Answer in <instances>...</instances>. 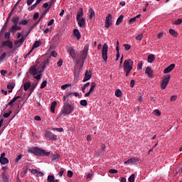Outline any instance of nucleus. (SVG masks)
<instances>
[{"label": "nucleus", "instance_id": "f257e3e1", "mask_svg": "<svg viewBox=\"0 0 182 182\" xmlns=\"http://www.w3.org/2000/svg\"><path fill=\"white\" fill-rule=\"evenodd\" d=\"M48 63H49V60H46L41 63L39 66H31L28 69V73L30 75H32L36 80H41L42 73L45 70V68H46V65H48Z\"/></svg>", "mask_w": 182, "mask_h": 182}, {"label": "nucleus", "instance_id": "f03ea898", "mask_svg": "<svg viewBox=\"0 0 182 182\" xmlns=\"http://www.w3.org/2000/svg\"><path fill=\"white\" fill-rule=\"evenodd\" d=\"M75 110V107L72 106L69 102H65L63 106V109L58 114L59 117H60L63 114V116H66V114H70Z\"/></svg>", "mask_w": 182, "mask_h": 182}, {"label": "nucleus", "instance_id": "7ed1b4c3", "mask_svg": "<svg viewBox=\"0 0 182 182\" xmlns=\"http://www.w3.org/2000/svg\"><path fill=\"white\" fill-rule=\"evenodd\" d=\"M29 153H33L36 156H38V157H42L43 156H49L50 152H46L45 149H42L38 147H34L28 150Z\"/></svg>", "mask_w": 182, "mask_h": 182}, {"label": "nucleus", "instance_id": "20e7f679", "mask_svg": "<svg viewBox=\"0 0 182 182\" xmlns=\"http://www.w3.org/2000/svg\"><path fill=\"white\" fill-rule=\"evenodd\" d=\"M134 62L132 59L125 60L124 62V70H132Z\"/></svg>", "mask_w": 182, "mask_h": 182}, {"label": "nucleus", "instance_id": "39448f33", "mask_svg": "<svg viewBox=\"0 0 182 182\" xmlns=\"http://www.w3.org/2000/svg\"><path fill=\"white\" fill-rule=\"evenodd\" d=\"M107 50H109V46H107V43H105L102 46V56L104 62L107 61Z\"/></svg>", "mask_w": 182, "mask_h": 182}, {"label": "nucleus", "instance_id": "423d86ee", "mask_svg": "<svg viewBox=\"0 0 182 182\" xmlns=\"http://www.w3.org/2000/svg\"><path fill=\"white\" fill-rule=\"evenodd\" d=\"M170 75H166L162 80V82L161 84V87L163 90L167 87V85H168V82H170Z\"/></svg>", "mask_w": 182, "mask_h": 182}, {"label": "nucleus", "instance_id": "0eeeda50", "mask_svg": "<svg viewBox=\"0 0 182 182\" xmlns=\"http://www.w3.org/2000/svg\"><path fill=\"white\" fill-rule=\"evenodd\" d=\"M45 137L48 140H58V135H55L50 131H46L45 134Z\"/></svg>", "mask_w": 182, "mask_h": 182}, {"label": "nucleus", "instance_id": "6e6552de", "mask_svg": "<svg viewBox=\"0 0 182 182\" xmlns=\"http://www.w3.org/2000/svg\"><path fill=\"white\" fill-rule=\"evenodd\" d=\"M5 156H6V154L5 152H3L0 156V164L3 166H5V164H8L9 163V160L8 158L5 157Z\"/></svg>", "mask_w": 182, "mask_h": 182}, {"label": "nucleus", "instance_id": "1a4fd4ad", "mask_svg": "<svg viewBox=\"0 0 182 182\" xmlns=\"http://www.w3.org/2000/svg\"><path fill=\"white\" fill-rule=\"evenodd\" d=\"M5 46H7L9 49H12L14 48V43H12V41L7 40L4 41L1 43V48H4Z\"/></svg>", "mask_w": 182, "mask_h": 182}, {"label": "nucleus", "instance_id": "9d476101", "mask_svg": "<svg viewBox=\"0 0 182 182\" xmlns=\"http://www.w3.org/2000/svg\"><path fill=\"white\" fill-rule=\"evenodd\" d=\"M112 14H109L105 19V26L106 28H109L110 26V25H112Z\"/></svg>", "mask_w": 182, "mask_h": 182}, {"label": "nucleus", "instance_id": "9b49d317", "mask_svg": "<svg viewBox=\"0 0 182 182\" xmlns=\"http://www.w3.org/2000/svg\"><path fill=\"white\" fill-rule=\"evenodd\" d=\"M92 79V72L86 71L85 74L84 79L82 82H87V80H90Z\"/></svg>", "mask_w": 182, "mask_h": 182}, {"label": "nucleus", "instance_id": "f8f14e48", "mask_svg": "<svg viewBox=\"0 0 182 182\" xmlns=\"http://www.w3.org/2000/svg\"><path fill=\"white\" fill-rule=\"evenodd\" d=\"M77 21L78 22V25L80 28H83V26H85L86 25V18L82 17L81 18H78V20H77Z\"/></svg>", "mask_w": 182, "mask_h": 182}, {"label": "nucleus", "instance_id": "ddd939ff", "mask_svg": "<svg viewBox=\"0 0 182 182\" xmlns=\"http://www.w3.org/2000/svg\"><path fill=\"white\" fill-rule=\"evenodd\" d=\"M21 26H18V24L12 25L11 28L9 29L11 33H15L16 31H21Z\"/></svg>", "mask_w": 182, "mask_h": 182}, {"label": "nucleus", "instance_id": "4468645a", "mask_svg": "<svg viewBox=\"0 0 182 182\" xmlns=\"http://www.w3.org/2000/svg\"><path fill=\"white\" fill-rule=\"evenodd\" d=\"M18 99H21V96H16L14 97L7 105H6V107H8V106H10L11 107H12L14 106V103H15V102H16L18 100Z\"/></svg>", "mask_w": 182, "mask_h": 182}, {"label": "nucleus", "instance_id": "2eb2a0df", "mask_svg": "<svg viewBox=\"0 0 182 182\" xmlns=\"http://www.w3.org/2000/svg\"><path fill=\"white\" fill-rule=\"evenodd\" d=\"M73 35H74V36H75L77 41H79V39H80V38H82V35H80V31H79V30L77 28H75L73 30Z\"/></svg>", "mask_w": 182, "mask_h": 182}, {"label": "nucleus", "instance_id": "dca6fc26", "mask_svg": "<svg viewBox=\"0 0 182 182\" xmlns=\"http://www.w3.org/2000/svg\"><path fill=\"white\" fill-rule=\"evenodd\" d=\"M174 68H176V65L175 64H171L169 66H168L164 70V73H170V72H171V70H173L174 69Z\"/></svg>", "mask_w": 182, "mask_h": 182}, {"label": "nucleus", "instance_id": "f3484780", "mask_svg": "<svg viewBox=\"0 0 182 182\" xmlns=\"http://www.w3.org/2000/svg\"><path fill=\"white\" fill-rule=\"evenodd\" d=\"M82 16H83V9L80 8L78 12L77 13V16H76L77 21H79V19H80Z\"/></svg>", "mask_w": 182, "mask_h": 182}, {"label": "nucleus", "instance_id": "a211bd4d", "mask_svg": "<svg viewBox=\"0 0 182 182\" xmlns=\"http://www.w3.org/2000/svg\"><path fill=\"white\" fill-rule=\"evenodd\" d=\"M1 178L4 182H9V177H8V175H6V172L4 171L1 173Z\"/></svg>", "mask_w": 182, "mask_h": 182}, {"label": "nucleus", "instance_id": "6ab92c4d", "mask_svg": "<svg viewBox=\"0 0 182 182\" xmlns=\"http://www.w3.org/2000/svg\"><path fill=\"white\" fill-rule=\"evenodd\" d=\"M145 73L148 75L149 77H151L153 76V70H151V68L147 67L145 70Z\"/></svg>", "mask_w": 182, "mask_h": 182}, {"label": "nucleus", "instance_id": "aec40b11", "mask_svg": "<svg viewBox=\"0 0 182 182\" xmlns=\"http://www.w3.org/2000/svg\"><path fill=\"white\" fill-rule=\"evenodd\" d=\"M68 52L71 58H75V48H73V47H69L68 49Z\"/></svg>", "mask_w": 182, "mask_h": 182}, {"label": "nucleus", "instance_id": "412c9836", "mask_svg": "<svg viewBox=\"0 0 182 182\" xmlns=\"http://www.w3.org/2000/svg\"><path fill=\"white\" fill-rule=\"evenodd\" d=\"M47 182H59L58 179H55V176L49 175L47 178Z\"/></svg>", "mask_w": 182, "mask_h": 182}, {"label": "nucleus", "instance_id": "4be33fe9", "mask_svg": "<svg viewBox=\"0 0 182 182\" xmlns=\"http://www.w3.org/2000/svg\"><path fill=\"white\" fill-rule=\"evenodd\" d=\"M41 45H42V42H41V41H36L33 45L32 50H33V49H36V48H39Z\"/></svg>", "mask_w": 182, "mask_h": 182}, {"label": "nucleus", "instance_id": "5701e85b", "mask_svg": "<svg viewBox=\"0 0 182 182\" xmlns=\"http://www.w3.org/2000/svg\"><path fill=\"white\" fill-rule=\"evenodd\" d=\"M154 59H156V56H154V54H150L148 56V63H153V62H154Z\"/></svg>", "mask_w": 182, "mask_h": 182}, {"label": "nucleus", "instance_id": "b1692460", "mask_svg": "<svg viewBox=\"0 0 182 182\" xmlns=\"http://www.w3.org/2000/svg\"><path fill=\"white\" fill-rule=\"evenodd\" d=\"M89 14L90 15L88 16L89 19H93V17L96 14L95 13V11L92 9H89Z\"/></svg>", "mask_w": 182, "mask_h": 182}, {"label": "nucleus", "instance_id": "393cba45", "mask_svg": "<svg viewBox=\"0 0 182 182\" xmlns=\"http://www.w3.org/2000/svg\"><path fill=\"white\" fill-rule=\"evenodd\" d=\"M169 33L170 35H171L172 36H174V38H177L178 33H177V31H176L174 29L171 28L169 30Z\"/></svg>", "mask_w": 182, "mask_h": 182}, {"label": "nucleus", "instance_id": "a878e982", "mask_svg": "<svg viewBox=\"0 0 182 182\" xmlns=\"http://www.w3.org/2000/svg\"><path fill=\"white\" fill-rule=\"evenodd\" d=\"M12 22H13V25H18V22H19V16H14L11 19Z\"/></svg>", "mask_w": 182, "mask_h": 182}, {"label": "nucleus", "instance_id": "bb28decb", "mask_svg": "<svg viewBox=\"0 0 182 182\" xmlns=\"http://www.w3.org/2000/svg\"><path fill=\"white\" fill-rule=\"evenodd\" d=\"M56 105H58V102H56V101H54L51 103L50 110L53 113H55V107H56Z\"/></svg>", "mask_w": 182, "mask_h": 182}, {"label": "nucleus", "instance_id": "cd10ccee", "mask_svg": "<svg viewBox=\"0 0 182 182\" xmlns=\"http://www.w3.org/2000/svg\"><path fill=\"white\" fill-rule=\"evenodd\" d=\"M89 86H90V82H87L86 84H85L83 85V87H82V93H85L86 92V88L89 87Z\"/></svg>", "mask_w": 182, "mask_h": 182}, {"label": "nucleus", "instance_id": "c85d7f7f", "mask_svg": "<svg viewBox=\"0 0 182 182\" xmlns=\"http://www.w3.org/2000/svg\"><path fill=\"white\" fill-rule=\"evenodd\" d=\"M28 35H29V33H27L25 36H21V38H20L21 44L25 42V39L28 38Z\"/></svg>", "mask_w": 182, "mask_h": 182}, {"label": "nucleus", "instance_id": "c756f323", "mask_svg": "<svg viewBox=\"0 0 182 182\" xmlns=\"http://www.w3.org/2000/svg\"><path fill=\"white\" fill-rule=\"evenodd\" d=\"M28 35H29V33H27L25 36H21V38H20L21 44L25 42V39L28 38Z\"/></svg>", "mask_w": 182, "mask_h": 182}, {"label": "nucleus", "instance_id": "7c9ffc66", "mask_svg": "<svg viewBox=\"0 0 182 182\" xmlns=\"http://www.w3.org/2000/svg\"><path fill=\"white\" fill-rule=\"evenodd\" d=\"M123 22V15H120L117 20L116 25H119Z\"/></svg>", "mask_w": 182, "mask_h": 182}, {"label": "nucleus", "instance_id": "2f4dec72", "mask_svg": "<svg viewBox=\"0 0 182 182\" xmlns=\"http://www.w3.org/2000/svg\"><path fill=\"white\" fill-rule=\"evenodd\" d=\"M129 161L131 162V164H136V163H137V161H139V159H137V158H131V159H129Z\"/></svg>", "mask_w": 182, "mask_h": 182}, {"label": "nucleus", "instance_id": "473e14b6", "mask_svg": "<svg viewBox=\"0 0 182 182\" xmlns=\"http://www.w3.org/2000/svg\"><path fill=\"white\" fill-rule=\"evenodd\" d=\"M115 96H116L117 97H122V90H117L115 91Z\"/></svg>", "mask_w": 182, "mask_h": 182}, {"label": "nucleus", "instance_id": "72a5a7b5", "mask_svg": "<svg viewBox=\"0 0 182 182\" xmlns=\"http://www.w3.org/2000/svg\"><path fill=\"white\" fill-rule=\"evenodd\" d=\"M153 114H154L155 116H157V117L161 116V112H160V110H159V109H155V110H154Z\"/></svg>", "mask_w": 182, "mask_h": 182}, {"label": "nucleus", "instance_id": "f704fd0d", "mask_svg": "<svg viewBox=\"0 0 182 182\" xmlns=\"http://www.w3.org/2000/svg\"><path fill=\"white\" fill-rule=\"evenodd\" d=\"M29 87H31V82H26L24 84V90H25V92H26L29 89Z\"/></svg>", "mask_w": 182, "mask_h": 182}, {"label": "nucleus", "instance_id": "c9c22d12", "mask_svg": "<svg viewBox=\"0 0 182 182\" xmlns=\"http://www.w3.org/2000/svg\"><path fill=\"white\" fill-rule=\"evenodd\" d=\"M11 114H12V110L10 109V110L9 111V112L4 113V114H3V117L8 118V117H9V116H11Z\"/></svg>", "mask_w": 182, "mask_h": 182}, {"label": "nucleus", "instance_id": "e433bc0d", "mask_svg": "<svg viewBox=\"0 0 182 182\" xmlns=\"http://www.w3.org/2000/svg\"><path fill=\"white\" fill-rule=\"evenodd\" d=\"M28 22H29V21H28V20H22L18 22V25H28Z\"/></svg>", "mask_w": 182, "mask_h": 182}, {"label": "nucleus", "instance_id": "4c0bfd02", "mask_svg": "<svg viewBox=\"0 0 182 182\" xmlns=\"http://www.w3.org/2000/svg\"><path fill=\"white\" fill-rule=\"evenodd\" d=\"M48 85V81L47 80H44L41 85V89H44V87H46Z\"/></svg>", "mask_w": 182, "mask_h": 182}, {"label": "nucleus", "instance_id": "58836bf2", "mask_svg": "<svg viewBox=\"0 0 182 182\" xmlns=\"http://www.w3.org/2000/svg\"><path fill=\"white\" fill-rule=\"evenodd\" d=\"M80 104L81 106H87V101L86 100H82L80 101Z\"/></svg>", "mask_w": 182, "mask_h": 182}, {"label": "nucleus", "instance_id": "ea45409f", "mask_svg": "<svg viewBox=\"0 0 182 182\" xmlns=\"http://www.w3.org/2000/svg\"><path fill=\"white\" fill-rule=\"evenodd\" d=\"M58 159H59V155L58 154H53L52 156H51V160L53 161H55V160H58Z\"/></svg>", "mask_w": 182, "mask_h": 182}, {"label": "nucleus", "instance_id": "a19ab883", "mask_svg": "<svg viewBox=\"0 0 182 182\" xmlns=\"http://www.w3.org/2000/svg\"><path fill=\"white\" fill-rule=\"evenodd\" d=\"M124 47L125 48L126 52H127V50H130V49L132 48V46L129 44H124Z\"/></svg>", "mask_w": 182, "mask_h": 182}, {"label": "nucleus", "instance_id": "79ce46f5", "mask_svg": "<svg viewBox=\"0 0 182 182\" xmlns=\"http://www.w3.org/2000/svg\"><path fill=\"white\" fill-rule=\"evenodd\" d=\"M67 87H70V84H65L61 86L63 90H66Z\"/></svg>", "mask_w": 182, "mask_h": 182}, {"label": "nucleus", "instance_id": "37998d69", "mask_svg": "<svg viewBox=\"0 0 182 182\" xmlns=\"http://www.w3.org/2000/svg\"><path fill=\"white\" fill-rule=\"evenodd\" d=\"M128 181H129V182H134V174H132V175L129 177Z\"/></svg>", "mask_w": 182, "mask_h": 182}, {"label": "nucleus", "instance_id": "c03bdc74", "mask_svg": "<svg viewBox=\"0 0 182 182\" xmlns=\"http://www.w3.org/2000/svg\"><path fill=\"white\" fill-rule=\"evenodd\" d=\"M14 87H15V86L14 85V83L11 82L9 84H8L7 85V89L12 90V89H14Z\"/></svg>", "mask_w": 182, "mask_h": 182}, {"label": "nucleus", "instance_id": "a18cd8bd", "mask_svg": "<svg viewBox=\"0 0 182 182\" xmlns=\"http://www.w3.org/2000/svg\"><path fill=\"white\" fill-rule=\"evenodd\" d=\"M62 65H63V60H62V58H60L58 62L57 63V65L58 68H60L62 66Z\"/></svg>", "mask_w": 182, "mask_h": 182}, {"label": "nucleus", "instance_id": "49530a36", "mask_svg": "<svg viewBox=\"0 0 182 182\" xmlns=\"http://www.w3.org/2000/svg\"><path fill=\"white\" fill-rule=\"evenodd\" d=\"M136 41H141L143 39V33H140L136 37Z\"/></svg>", "mask_w": 182, "mask_h": 182}, {"label": "nucleus", "instance_id": "de8ad7c7", "mask_svg": "<svg viewBox=\"0 0 182 182\" xmlns=\"http://www.w3.org/2000/svg\"><path fill=\"white\" fill-rule=\"evenodd\" d=\"M36 6H38L36 4H34L31 7H28V11H33V9H35V8H36Z\"/></svg>", "mask_w": 182, "mask_h": 182}, {"label": "nucleus", "instance_id": "09e8293b", "mask_svg": "<svg viewBox=\"0 0 182 182\" xmlns=\"http://www.w3.org/2000/svg\"><path fill=\"white\" fill-rule=\"evenodd\" d=\"M5 58H6V53H4L0 56V62H2V60H4Z\"/></svg>", "mask_w": 182, "mask_h": 182}, {"label": "nucleus", "instance_id": "8fccbe9b", "mask_svg": "<svg viewBox=\"0 0 182 182\" xmlns=\"http://www.w3.org/2000/svg\"><path fill=\"white\" fill-rule=\"evenodd\" d=\"M72 95V92H70L68 94H66L65 95L63 96V101L66 102V100Z\"/></svg>", "mask_w": 182, "mask_h": 182}, {"label": "nucleus", "instance_id": "3c124183", "mask_svg": "<svg viewBox=\"0 0 182 182\" xmlns=\"http://www.w3.org/2000/svg\"><path fill=\"white\" fill-rule=\"evenodd\" d=\"M181 22H182L181 18H178V19H177L176 21H175L173 22V23H174L175 25H180V24L181 23Z\"/></svg>", "mask_w": 182, "mask_h": 182}, {"label": "nucleus", "instance_id": "603ef678", "mask_svg": "<svg viewBox=\"0 0 182 182\" xmlns=\"http://www.w3.org/2000/svg\"><path fill=\"white\" fill-rule=\"evenodd\" d=\"M21 159H22V154H19L16 158V160H15V163H18Z\"/></svg>", "mask_w": 182, "mask_h": 182}, {"label": "nucleus", "instance_id": "864d4df0", "mask_svg": "<svg viewBox=\"0 0 182 182\" xmlns=\"http://www.w3.org/2000/svg\"><path fill=\"white\" fill-rule=\"evenodd\" d=\"M5 38H7V39H9V38H11V31H9V32H6L5 33Z\"/></svg>", "mask_w": 182, "mask_h": 182}, {"label": "nucleus", "instance_id": "5fc2aeb1", "mask_svg": "<svg viewBox=\"0 0 182 182\" xmlns=\"http://www.w3.org/2000/svg\"><path fill=\"white\" fill-rule=\"evenodd\" d=\"M109 173L111 174H116L117 173V170L116 169H109Z\"/></svg>", "mask_w": 182, "mask_h": 182}, {"label": "nucleus", "instance_id": "6e6d98bb", "mask_svg": "<svg viewBox=\"0 0 182 182\" xmlns=\"http://www.w3.org/2000/svg\"><path fill=\"white\" fill-rule=\"evenodd\" d=\"M53 130H56L57 132H59L60 133H61V132H64L63 128H53Z\"/></svg>", "mask_w": 182, "mask_h": 182}, {"label": "nucleus", "instance_id": "4d7b16f0", "mask_svg": "<svg viewBox=\"0 0 182 182\" xmlns=\"http://www.w3.org/2000/svg\"><path fill=\"white\" fill-rule=\"evenodd\" d=\"M136 22V17H133L129 19V23L132 25V23H134Z\"/></svg>", "mask_w": 182, "mask_h": 182}, {"label": "nucleus", "instance_id": "13d9d810", "mask_svg": "<svg viewBox=\"0 0 182 182\" xmlns=\"http://www.w3.org/2000/svg\"><path fill=\"white\" fill-rule=\"evenodd\" d=\"M68 177L69 178L73 177V172L72 171H68Z\"/></svg>", "mask_w": 182, "mask_h": 182}, {"label": "nucleus", "instance_id": "bf43d9fd", "mask_svg": "<svg viewBox=\"0 0 182 182\" xmlns=\"http://www.w3.org/2000/svg\"><path fill=\"white\" fill-rule=\"evenodd\" d=\"M50 56H53V58H56V56H58V53H56V51H52L50 53Z\"/></svg>", "mask_w": 182, "mask_h": 182}, {"label": "nucleus", "instance_id": "052dcab7", "mask_svg": "<svg viewBox=\"0 0 182 182\" xmlns=\"http://www.w3.org/2000/svg\"><path fill=\"white\" fill-rule=\"evenodd\" d=\"M175 100H177V95H173L171 97V102H175Z\"/></svg>", "mask_w": 182, "mask_h": 182}, {"label": "nucleus", "instance_id": "680f3d73", "mask_svg": "<svg viewBox=\"0 0 182 182\" xmlns=\"http://www.w3.org/2000/svg\"><path fill=\"white\" fill-rule=\"evenodd\" d=\"M87 50H89V48L87 47H85L83 50H82V53L87 55Z\"/></svg>", "mask_w": 182, "mask_h": 182}, {"label": "nucleus", "instance_id": "e2e57ef3", "mask_svg": "<svg viewBox=\"0 0 182 182\" xmlns=\"http://www.w3.org/2000/svg\"><path fill=\"white\" fill-rule=\"evenodd\" d=\"M38 18H39V13H36V14L33 15V19H34V21H36V19H38Z\"/></svg>", "mask_w": 182, "mask_h": 182}, {"label": "nucleus", "instance_id": "0e129e2a", "mask_svg": "<svg viewBox=\"0 0 182 182\" xmlns=\"http://www.w3.org/2000/svg\"><path fill=\"white\" fill-rule=\"evenodd\" d=\"M63 173H65V170L63 168H61L58 173L60 177H62V176H63Z\"/></svg>", "mask_w": 182, "mask_h": 182}, {"label": "nucleus", "instance_id": "69168bd1", "mask_svg": "<svg viewBox=\"0 0 182 182\" xmlns=\"http://www.w3.org/2000/svg\"><path fill=\"white\" fill-rule=\"evenodd\" d=\"M143 68V63L141 61L139 64H138V69H139L140 70H141Z\"/></svg>", "mask_w": 182, "mask_h": 182}, {"label": "nucleus", "instance_id": "338daca9", "mask_svg": "<svg viewBox=\"0 0 182 182\" xmlns=\"http://www.w3.org/2000/svg\"><path fill=\"white\" fill-rule=\"evenodd\" d=\"M134 83H135L134 80H132L130 82V87H134Z\"/></svg>", "mask_w": 182, "mask_h": 182}, {"label": "nucleus", "instance_id": "774afa93", "mask_svg": "<svg viewBox=\"0 0 182 182\" xmlns=\"http://www.w3.org/2000/svg\"><path fill=\"white\" fill-rule=\"evenodd\" d=\"M53 22H55V20L51 19L50 21L48 23V26H51V25H53Z\"/></svg>", "mask_w": 182, "mask_h": 182}]
</instances>
